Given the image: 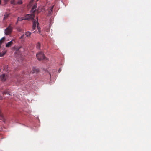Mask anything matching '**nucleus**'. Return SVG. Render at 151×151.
<instances>
[{
	"label": "nucleus",
	"instance_id": "f257e3e1",
	"mask_svg": "<svg viewBox=\"0 0 151 151\" xmlns=\"http://www.w3.org/2000/svg\"><path fill=\"white\" fill-rule=\"evenodd\" d=\"M32 29H35L36 28V24H37V30L39 32V34H40L41 32V28L39 27V23H38V19L37 18V19H33L32 20Z\"/></svg>",
	"mask_w": 151,
	"mask_h": 151
},
{
	"label": "nucleus",
	"instance_id": "f03ea898",
	"mask_svg": "<svg viewBox=\"0 0 151 151\" xmlns=\"http://www.w3.org/2000/svg\"><path fill=\"white\" fill-rule=\"evenodd\" d=\"M36 56L39 60H43L47 61V58L45 56L42 52H39L36 54Z\"/></svg>",
	"mask_w": 151,
	"mask_h": 151
},
{
	"label": "nucleus",
	"instance_id": "7ed1b4c3",
	"mask_svg": "<svg viewBox=\"0 0 151 151\" xmlns=\"http://www.w3.org/2000/svg\"><path fill=\"white\" fill-rule=\"evenodd\" d=\"M34 0H30V2L29 3V6H32L33 5V6L30 11L31 12H34L35 10H36V8L37 7V4L36 3H35L34 4H33Z\"/></svg>",
	"mask_w": 151,
	"mask_h": 151
},
{
	"label": "nucleus",
	"instance_id": "20e7f679",
	"mask_svg": "<svg viewBox=\"0 0 151 151\" xmlns=\"http://www.w3.org/2000/svg\"><path fill=\"white\" fill-rule=\"evenodd\" d=\"M40 70L38 68L36 67H33L32 69V70L30 71V73L37 74L39 73Z\"/></svg>",
	"mask_w": 151,
	"mask_h": 151
},
{
	"label": "nucleus",
	"instance_id": "39448f33",
	"mask_svg": "<svg viewBox=\"0 0 151 151\" xmlns=\"http://www.w3.org/2000/svg\"><path fill=\"white\" fill-rule=\"evenodd\" d=\"M12 27L10 26H9L5 30V34L6 35H9L12 32Z\"/></svg>",
	"mask_w": 151,
	"mask_h": 151
},
{
	"label": "nucleus",
	"instance_id": "423d86ee",
	"mask_svg": "<svg viewBox=\"0 0 151 151\" xmlns=\"http://www.w3.org/2000/svg\"><path fill=\"white\" fill-rule=\"evenodd\" d=\"M21 48V47H14V49L16 50V52L15 53V56H17V55H18L19 56H20V55L21 53L19 52V50Z\"/></svg>",
	"mask_w": 151,
	"mask_h": 151
},
{
	"label": "nucleus",
	"instance_id": "0eeeda50",
	"mask_svg": "<svg viewBox=\"0 0 151 151\" xmlns=\"http://www.w3.org/2000/svg\"><path fill=\"white\" fill-rule=\"evenodd\" d=\"M11 4H22V2L21 0H12L11 1Z\"/></svg>",
	"mask_w": 151,
	"mask_h": 151
},
{
	"label": "nucleus",
	"instance_id": "6e6552de",
	"mask_svg": "<svg viewBox=\"0 0 151 151\" xmlns=\"http://www.w3.org/2000/svg\"><path fill=\"white\" fill-rule=\"evenodd\" d=\"M15 43L14 40L13 39L11 41L8 42L6 45V47H10L13 45V43Z\"/></svg>",
	"mask_w": 151,
	"mask_h": 151
},
{
	"label": "nucleus",
	"instance_id": "1a4fd4ad",
	"mask_svg": "<svg viewBox=\"0 0 151 151\" xmlns=\"http://www.w3.org/2000/svg\"><path fill=\"white\" fill-rule=\"evenodd\" d=\"M7 78L8 76L7 75L5 74H2L0 76L1 80L3 81H5Z\"/></svg>",
	"mask_w": 151,
	"mask_h": 151
},
{
	"label": "nucleus",
	"instance_id": "9d476101",
	"mask_svg": "<svg viewBox=\"0 0 151 151\" xmlns=\"http://www.w3.org/2000/svg\"><path fill=\"white\" fill-rule=\"evenodd\" d=\"M28 14H27L26 17L24 18L18 17L17 19V21H22L23 20H28Z\"/></svg>",
	"mask_w": 151,
	"mask_h": 151
},
{
	"label": "nucleus",
	"instance_id": "9b49d317",
	"mask_svg": "<svg viewBox=\"0 0 151 151\" xmlns=\"http://www.w3.org/2000/svg\"><path fill=\"white\" fill-rule=\"evenodd\" d=\"M0 119L1 120H2L4 122H5V120L4 119V116H3L2 113L0 111Z\"/></svg>",
	"mask_w": 151,
	"mask_h": 151
},
{
	"label": "nucleus",
	"instance_id": "f8f14e48",
	"mask_svg": "<svg viewBox=\"0 0 151 151\" xmlns=\"http://www.w3.org/2000/svg\"><path fill=\"white\" fill-rule=\"evenodd\" d=\"M54 7V6H52L50 8L49 11H48L49 14H51L53 13V9Z\"/></svg>",
	"mask_w": 151,
	"mask_h": 151
},
{
	"label": "nucleus",
	"instance_id": "ddd939ff",
	"mask_svg": "<svg viewBox=\"0 0 151 151\" xmlns=\"http://www.w3.org/2000/svg\"><path fill=\"white\" fill-rule=\"evenodd\" d=\"M9 14L8 13H6L4 15V19H5L7 18L9 15Z\"/></svg>",
	"mask_w": 151,
	"mask_h": 151
},
{
	"label": "nucleus",
	"instance_id": "4468645a",
	"mask_svg": "<svg viewBox=\"0 0 151 151\" xmlns=\"http://www.w3.org/2000/svg\"><path fill=\"white\" fill-rule=\"evenodd\" d=\"M40 44L38 42L36 45V48L37 49H40Z\"/></svg>",
	"mask_w": 151,
	"mask_h": 151
},
{
	"label": "nucleus",
	"instance_id": "2eb2a0df",
	"mask_svg": "<svg viewBox=\"0 0 151 151\" xmlns=\"http://www.w3.org/2000/svg\"><path fill=\"white\" fill-rule=\"evenodd\" d=\"M3 94H9V95H11V94L9 93L8 92H7L6 91H5L3 93Z\"/></svg>",
	"mask_w": 151,
	"mask_h": 151
},
{
	"label": "nucleus",
	"instance_id": "dca6fc26",
	"mask_svg": "<svg viewBox=\"0 0 151 151\" xmlns=\"http://www.w3.org/2000/svg\"><path fill=\"white\" fill-rule=\"evenodd\" d=\"M8 66H6L5 67H4V70H5L6 71H7V69L8 68Z\"/></svg>",
	"mask_w": 151,
	"mask_h": 151
},
{
	"label": "nucleus",
	"instance_id": "f3484780",
	"mask_svg": "<svg viewBox=\"0 0 151 151\" xmlns=\"http://www.w3.org/2000/svg\"><path fill=\"white\" fill-rule=\"evenodd\" d=\"M30 16H31V15H30V14H29V19L31 18H33L34 17V15H31L32 16L31 17H30Z\"/></svg>",
	"mask_w": 151,
	"mask_h": 151
},
{
	"label": "nucleus",
	"instance_id": "a211bd4d",
	"mask_svg": "<svg viewBox=\"0 0 151 151\" xmlns=\"http://www.w3.org/2000/svg\"><path fill=\"white\" fill-rule=\"evenodd\" d=\"M25 35L27 37H28V33L27 32H26Z\"/></svg>",
	"mask_w": 151,
	"mask_h": 151
},
{
	"label": "nucleus",
	"instance_id": "6ab92c4d",
	"mask_svg": "<svg viewBox=\"0 0 151 151\" xmlns=\"http://www.w3.org/2000/svg\"><path fill=\"white\" fill-rule=\"evenodd\" d=\"M23 35H22V36H21L20 37V39H22V38L23 37Z\"/></svg>",
	"mask_w": 151,
	"mask_h": 151
},
{
	"label": "nucleus",
	"instance_id": "aec40b11",
	"mask_svg": "<svg viewBox=\"0 0 151 151\" xmlns=\"http://www.w3.org/2000/svg\"><path fill=\"white\" fill-rule=\"evenodd\" d=\"M61 69H59V70H58V72H61Z\"/></svg>",
	"mask_w": 151,
	"mask_h": 151
},
{
	"label": "nucleus",
	"instance_id": "412c9836",
	"mask_svg": "<svg viewBox=\"0 0 151 151\" xmlns=\"http://www.w3.org/2000/svg\"><path fill=\"white\" fill-rule=\"evenodd\" d=\"M31 33L30 32H29V36H30Z\"/></svg>",
	"mask_w": 151,
	"mask_h": 151
},
{
	"label": "nucleus",
	"instance_id": "4be33fe9",
	"mask_svg": "<svg viewBox=\"0 0 151 151\" xmlns=\"http://www.w3.org/2000/svg\"><path fill=\"white\" fill-rule=\"evenodd\" d=\"M1 0H0V4H1Z\"/></svg>",
	"mask_w": 151,
	"mask_h": 151
},
{
	"label": "nucleus",
	"instance_id": "5701e85b",
	"mask_svg": "<svg viewBox=\"0 0 151 151\" xmlns=\"http://www.w3.org/2000/svg\"><path fill=\"white\" fill-rule=\"evenodd\" d=\"M38 0H37V1H38Z\"/></svg>",
	"mask_w": 151,
	"mask_h": 151
}]
</instances>
